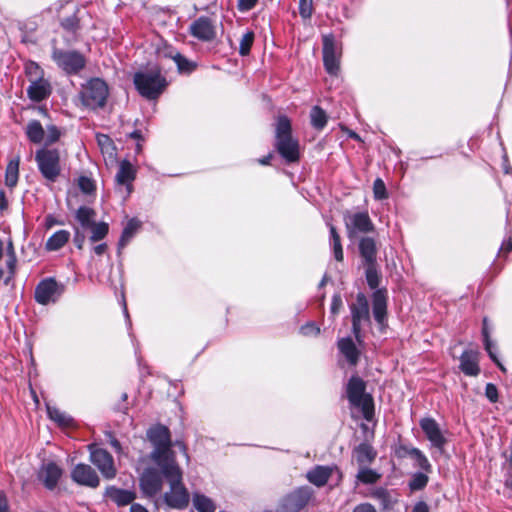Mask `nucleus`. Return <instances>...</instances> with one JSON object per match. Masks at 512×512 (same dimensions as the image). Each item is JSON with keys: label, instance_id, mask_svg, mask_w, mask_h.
Returning a JSON list of instances; mask_svg holds the SVG:
<instances>
[{"label": "nucleus", "instance_id": "f257e3e1", "mask_svg": "<svg viewBox=\"0 0 512 512\" xmlns=\"http://www.w3.org/2000/svg\"><path fill=\"white\" fill-rule=\"evenodd\" d=\"M147 437L154 446L150 458L159 469L177 464L175 454L171 450L170 431L166 426L151 427L147 431Z\"/></svg>", "mask_w": 512, "mask_h": 512}, {"label": "nucleus", "instance_id": "f03ea898", "mask_svg": "<svg viewBox=\"0 0 512 512\" xmlns=\"http://www.w3.org/2000/svg\"><path fill=\"white\" fill-rule=\"evenodd\" d=\"M164 477L169 482L170 490L164 494V502L173 509H185L190 500L188 490L182 482V470L178 464L161 468Z\"/></svg>", "mask_w": 512, "mask_h": 512}, {"label": "nucleus", "instance_id": "7ed1b4c3", "mask_svg": "<svg viewBox=\"0 0 512 512\" xmlns=\"http://www.w3.org/2000/svg\"><path fill=\"white\" fill-rule=\"evenodd\" d=\"M275 138V147L285 161L297 162L300 158L299 143L292 137L291 123L286 116L278 117Z\"/></svg>", "mask_w": 512, "mask_h": 512}, {"label": "nucleus", "instance_id": "20e7f679", "mask_svg": "<svg viewBox=\"0 0 512 512\" xmlns=\"http://www.w3.org/2000/svg\"><path fill=\"white\" fill-rule=\"evenodd\" d=\"M134 84L139 93L147 99H156L167 86L166 79L161 76L157 67L135 73Z\"/></svg>", "mask_w": 512, "mask_h": 512}, {"label": "nucleus", "instance_id": "39448f33", "mask_svg": "<svg viewBox=\"0 0 512 512\" xmlns=\"http://www.w3.org/2000/svg\"><path fill=\"white\" fill-rule=\"evenodd\" d=\"M109 90L107 84L100 78H92L80 91L82 104L89 109L102 108L106 104Z\"/></svg>", "mask_w": 512, "mask_h": 512}, {"label": "nucleus", "instance_id": "423d86ee", "mask_svg": "<svg viewBox=\"0 0 512 512\" xmlns=\"http://www.w3.org/2000/svg\"><path fill=\"white\" fill-rule=\"evenodd\" d=\"M35 161L43 178L51 183L61 174L60 153L57 149L41 148L36 151Z\"/></svg>", "mask_w": 512, "mask_h": 512}, {"label": "nucleus", "instance_id": "0eeeda50", "mask_svg": "<svg viewBox=\"0 0 512 512\" xmlns=\"http://www.w3.org/2000/svg\"><path fill=\"white\" fill-rule=\"evenodd\" d=\"M366 384L358 376H352L347 384V397L349 402L361 408L365 419L370 420L373 412V400L365 393Z\"/></svg>", "mask_w": 512, "mask_h": 512}, {"label": "nucleus", "instance_id": "6e6552de", "mask_svg": "<svg viewBox=\"0 0 512 512\" xmlns=\"http://www.w3.org/2000/svg\"><path fill=\"white\" fill-rule=\"evenodd\" d=\"M51 57L57 66L67 74H77L86 65L85 57L75 50H63L54 47Z\"/></svg>", "mask_w": 512, "mask_h": 512}, {"label": "nucleus", "instance_id": "1a4fd4ad", "mask_svg": "<svg viewBox=\"0 0 512 512\" xmlns=\"http://www.w3.org/2000/svg\"><path fill=\"white\" fill-rule=\"evenodd\" d=\"M352 332L358 343H361V329L365 323H370L369 303L363 293H358L356 301L350 304Z\"/></svg>", "mask_w": 512, "mask_h": 512}, {"label": "nucleus", "instance_id": "9d476101", "mask_svg": "<svg viewBox=\"0 0 512 512\" xmlns=\"http://www.w3.org/2000/svg\"><path fill=\"white\" fill-rule=\"evenodd\" d=\"M90 461L98 468L105 479L111 480L116 477L117 469L112 455L105 449L89 445Z\"/></svg>", "mask_w": 512, "mask_h": 512}, {"label": "nucleus", "instance_id": "9b49d317", "mask_svg": "<svg viewBox=\"0 0 512 512\" xmlns=\"http://www.w3.org/2000/svg\"><path fill=\"white\" fill-rule=\"evenodd\" d=\"M64 285L54 278H46L39 282L35 289V300L41 305L54 303L64 292Z\"/></svg>", "mask_w": 512, "mask_h": 512}, {"label": "nucleus", "instance_id": "f8f14e48", "mask_svg": "<svg viewBox=\"0 0 512 512\" xmlns=\"http://www.w3.org/2000/svg\"><path fill=\"white\" fill-rule=\"evenodd\" d=\"M344 223L349 238H353L358 233L373 232L375 228L367 212H346Z\"/></svg>", "mask_w": 512, "mask_h": 512}, {"label": "nucleus", "instance_id": "ddd939ff", "mask_svg": "<svg viewBox=\"0 0 512 512\" xmlns=\"http://www.w3.org/2000/svg\"><path fill=\"white\" fill-rule=\"evenodd\" d=\"M312 490L309 487H300L286 495L278 506V512H299L309 502Z\"/></svg>", "mask_w": 512, "mask_h": 512}, {"label": "nucleus", "instance_id": "4468645a", "mask_svg": "<svg viewBox=\"0 0 512 512\" xmlns=\"http://www.w3.org/2000/svg\"><path fill=\"white\" fill-rule=\"evenodd\" d=\"M163 473L153 467L146 468L139 478V486L147 497L157 495L163 487Z\"/></svg>", "mask_w": 512, "mask_h": 512}, {"label": "nucleus", "instance_id": "2eb2a0df", "mask_svg": "<svg viewBox=\"0 0 512 512\" xmlns=\"http://www.w3.org/2000/svg\"><path fill=\"white\" fill-rule=\"evenodd\" d=\"M340 53L337 50L333 35L323 37V62L326 71L330 75H336L339 71Z\"/></svg>", "mask_w": 512, "mask_h": 512}, {"label": "nucleus", "instance_id": "dca6fc26", "mask_svg": "<svg viewBox=\"0 0 512 512\" xmlns=\"http://www.w3.org/2000/svg\"><path fill=\"white\" fill-rule=\"evenodd\" d=\"M71 478L75 483L90 488H97L100 484L98 474L88 464H77L71 471Z\"/></svg>", "mask_w": 512, "mask_h": 512}, {"label": "nucleus", "instance_id": "f3484780", "mask_svg": "<svg viewBox=\"0 0 512 512\" xmlns=\"http://www.w3.org/2000/svg\"><path fill=\"white\" fill-rule=\"evenodd\" d=\"M420 427L431 444L439 450H442L446 444V439L438 423L433 418H423L420 420Z\"/></svg>", "mask_w": 512, "mask_h": 512}, {"label": "nucleus", "instance_id": "a211bd4d", "mask_svg": "<svg viewBox=\"0 0 512 512\" xmlns=\"http://www.w3.org/2000/svg\"><path fill=\"white\" fill-rule=\"evenodd\" d=\"M190 33L202 41H211L215 37V29L207 17H199L190 26Z\"/></svg>", "mask_w": 512, "mask_h": 512}, {"label": "nucleus", "instance_id": "6ab92c4d", "mask_svg": "<svg viewBox=\"0 0 512 512\" xmlns=\"http://www.w3.org/2000/svg\"><path fill=\"white\" fill-rule=\"evenodd\" d=\"M61 475L62 469L56 463L48 462L42 465L38 477L47 489L52 490L56 487Z\"/></svg>", "mask_w": 512, "mask_h": 512}, {"label": "nucleus", "instance_id": "aec40b11", "mask_svg": "<svg viewBox=\"0 0 512 512\" xmlns=\"http://www.w3.org/2000/svg\"><path fill=\"white\" fill-rule=\"evenodd\" d=\"M34 80L27 88V95L30 100L40 102L50 96L52 88L49 81L44 78Z\"/></svg>", "mask_w": 512, "mask_h": 512}, {"label": "nucleus", "instance_id": "412c9836", "mask_svg": "<svg viewBox=\"0 0 512 512\" xmlns=\"http://www.w3.org/2000/svg\"><path fill=\"white\" fill-rule=\"evenodd\" d=\"M104 496L110 499L118 506H126L133 504L132 502L136 498V494L133 491L118 488L116 486H108L105 489Z\"/></svg>", "mask_w": 512, "mask_h": 512}, {"label": "nucleus", "instance_id": "4be33fe9", "mask_svg": "<svg viewBox=\"0 0 512 512\" xmlns=\"http://www.w3.org/2000/svg\"><path fill=\"white\" fill-rule=\"evenodd\" d=\"M460 369L468 376H477L480 372L478 352L473 350L464 351L460 357Z\"/></svg>", "mask_w": 512, "mask_h": 512}, {"label": "nucleus", "instance_id": "5701e85b", "mask_svg": "<svg viewBox=\"0 0 512 512\" xmlns=\"http://www.w3.org/2000/svg\"><path fill=\"white\" fill-rule=\"evenodd\" d=\"M373 301V316L375 320L382 324L386 319L387 313V297L385 291L376 290L372 296Z\"/></svg>", "mask_w": 512, "mask_h": 512}, {"label": "nucleus", "instance_id": "b1692460", "mask_svg": "<svg viewBox=\"0 0 512 512\" xmlns=\"http://www.w3.org/2000/svg\"><path fill=\"white\" fill-rule=\"evenodd\" d=\"M359 252L364 264H376L377 246L371 237H362L359 241Z\"/></svg>", "mask_w": 512, "mask_h": 512}, {"label": "nucleus", "instance_id": "393cba45", "mask_svg": "<svg viewBox=\"0 0 512 512\" xmlns=\"http://www.w3.org/2000/svg\"><path fill=\"white\" fill-rule=\"evenodd\" d=\"M96 138L106 164L113 165L117 159V151L112 139L104 134H98Z\"/></svg>", "mask_w": 512, "mask_h": 512}, {"label": "nucleus", "instance_id": "a878e982", "mask_svg": "<svg viewBox=\"0 0 512 512\" xmlns=\"http://www.w3.org/2000/svg\"><path fill=\"white\" fill-rule=\"evenodd\" d=\"M332 468L328 466H316L307 472V479L310 483L322 487L329 480Z\"/></svg>", "mask_w": 512, "mask_h": 512}, {"label": "nucleus", "instance_id": "bb28decb", "mask_svg": "<svg viewBox=\"0 0 512 512\" xmlns=\"http://www.w3.org/2000/svg\"><path fill=\"white\" fill-rule=\"evenodd\" d=\"M338 348L351 365H356L359 359V351L350 337L338 341Z\"/></svg>", "mask_w": 512, "mask_h": 512}, {"label": "nucleus", "instance_id": "cd10ccee", "mask_svg": "<svg viewBox=\"0 0 512 512\" xmlns=\"http://www.w3.org/2000/svg\"><path fill=\"white\" fill-rule=\"evenodd\" d=\"M135 178V171L128 161H122L116 174V182L119 185H127L128 194L131 192L130 183Z\"/></svg>", "mask_w": 512, "mask_h": 512}, {"label": "nucleus", "instance_id": "c85d7f7f", "mask_svg": "<svg viewBox=\"0 0 512 512\" xmlns=\"http://www.w3.org/2000/svg\"><path fill=\"white\" fill-rule=\"evenodd\" d=\"M25 133L32 143L39 144L44 141L45 130L38 120H31L26 126Z\"/></svg>", "mask_w": 512, "mask_h": 512}, {"label": "nucleus", "instance_id": "c756f323", "mask_svg": "<svg viewBox=\"0 0 512 512\" xmlns=\"http://www.w3.org/2000/svg\"><path fill=\"white\" fill-rule=\"evenodd\" d=\"M482 335H483V339H484L485 350L489 354L490 358L497 364V366L500 368L501 371L506 372V368L498 360V358L493 350L494 344L492 343V341L490 339V331L488 328L487 318L483 319Z\"/></svg>", "mask_w": 512, "mask_h": 512}, {"label": "nucleus", "instance_id": "7c9ffc66", "mask_svg": "<svg viewBox=\"0 0 512 512\" xmlns=\"http://www.w3.org/2000/svg\"><path fill=\"white\" fill-rule=\"evenodd\" d=\"M19 164V157L11 159L7 164L5 171V185L9 188H14L17 185L19 178Z\"/></svg>", "mask_w": 512, "mask_h": 512}, {"label": "nucleus", "instance_id": "2f4dec72", "mask_svg": "<svg viewBox=\"0 0 512 512\" xmlns=\"http://www.w3.org/2000/svg\"><path fill=\"white\" fill-rule=\"evenodd\" d=\"M355 455L359 465L366 466L374 461L376 452L369 444L362 443L355 449Z\"/></svg>", "mask_w": 512, "mask_h": 512}, {"label": "nucleus", "instance_id": "473e14b6", "mask_svg": "<svg viewBox=\"0 0 512 512\" xmlns=\"http://www.w3.org/2000/svg\"><path fill=\"white\" fill-rule=\"evenodd\" d=\"M70 233L67 230L56 231L46 242V249L57 251L61 249L69 240Z\"/></svg>", "mask_w": 512, "mask_h": 512}, {"label": "nucleus", "instance_id": "72a5a7b5", "mask_svg": "<svg viewBox=\"0 0 512 512\" xmlns=\"http://www.w3.org/2000/svg\"><path fill=\"white\" fill-rule=\"evenodd\" d=\"M141 223L136 219H130L127 225L124 227L122 231V235L120 237L118 247L119 249L124 248L128 242L134 237L137 231L140 228Z\"/></svg>", "mask_w": 512, "mask_h": 512}, {"label": "nucleus", "instance_id": "f704fd0d", "mask_svg": "<svg viewBox=\"0 0 512 512\" xmlns=\"http://www.w3.org/2000/svg\"><path fill=\"white\" fill-rule=\"evenodd\" d=\"M328 226L330 230V245L333 250L334 258L341 262L343 261L344 255L340 235L334 225L328 224Z\"/></svg>", "mask_w": 512, "mask_h": 512}, {"label": "nucleus", "instance_id": "c9c22d12", "mask_svg": "<svg viewBox=\"0 0 512 512\" xmlns=\"http://www.w3.org/2000/svg\"><path fill=\"white\" fill-rule=\"evenodd\" d=\"M47 413L49 418L59 426L68 427L73 423V419L69 415L54 406L47 405Z\"/></svg>", "mask_w": 512, "mask_h": 512}, {"label": "nucleus", "instance_id": "e433bc0d", "mask_svg": "<svg viewBox=\"0 0 512 512\" xmlns=\"http://www.w3.org/2000/svg\"><path fill=\"white\" fill-rule=\"evenodd\" d=\"M193 504L195 509L199 512H214L216 510L213 501L202 494L195 493L193 495Z\"/></svg>", "mask_w": 512, "mask_h": 512}, {"label": "nucleus", "instance_id": "4c0bfd02", "mask_svg": "<svg viewBox=\"0 0 512 512\" xmlns=\"http://www.w3.org/2000/svg\"><path fill=\"white\" fill-rule=\"evenodd\" d=\"M95 211L92 208L81 206L76 211V219L80 222L83 228L90 227L93 223H95Z\"/></svg>", "mask_w": 512, "mask_h": 512}, {"label": "nucleus", "instance_id": "58836bf2", "mask_svg": "<svg viewBox=\"0 0 512 512\" xmlns=\"http://www.w3.org/2000/svg\"><path fill=\"white\" fill-rule=\"evenodd\" d=\"M311 124L316 129H323L327 123V115L319 106H314L310 113Z\"/></svg>", "mask_w": 512, "mask_h": 512}, {"label": "nucleus", "instance_id": "ea45409f", "mask_svg": "<svg viewBox=\"0 0 512 512\" xmlns=\"http://www.w3.org/2000/svg\"><path fill=\"white\" fill-rule=\"evenodd\" d=\"M91 229V236L89 237V240L91 242H97L102 240L106 237L109 231V226L105 222H99V223H93L90 227Z\"/></svg>", "mask_w": 512, "mask_h": 512}, {"label": "nucleus", "instance_id": "a19ab883", "mask_svg": "<svg viewBox=\"0 0 512 512\" xmlns=\"http://www.w3.org/2000/svg\"><path fill=\"white\" fill-rule=\"evenodd\" d=\"M408 455L416 461V464L419 468L425 472L431 471V464L429 463L427 457L418 448H411L408 451Z\"/></svg>", "mask_w": 512, "mask_h": 512}, {"label": "nucleus", "instance_id": "79ce46f5", "mask_svg": "<svg viewBox=\"0 0 512 512\" xmlns=\"http://www.w3.org/2000/svg\"><path fill=\"white\" fill-rule=\"evenodd\" d=\"M379 478V473L367 467H361L357 473V479L364 484H374Z\"/></svg>", "mask_w": 512, "mask_h": 512}, {"label": "nucleus", "instance_id": "37998d69", "mask_svg": "<svg viewBox=\"0 0 512 512\" xmlns=\"http://www.w3.org/2000/svg\"><path fill=\"white\" fill-rule=\"evenodd\" d=\"M372 497L378 500L383 508H389L393 504L390 493L384 488H376L372 492Z\"/></svg>", "mask_w": 512, "mask_h": 512}, {"label": "nucleus", "instance_id": "c03bdc74", "mask_svg": "<svg viewBox=\"0 0 512 512\" xmlns=\"http://www.w3.org/2000/svg\"><path fill=\"white\" fill-rule=\"evenodd\" d=\"M428 476L425 473L417 472L413 474L409 487L412 491H417L423 489L428 483Z\"/></svg>", "mask_w": 512, "mask_h": 512}, {"label": "nucleus", "instance_id": "a18cd8bd", "mask_svg": "<svg viewBox=\"0 0 512 512\" xmlns=\"http://www.w3.org/2000/svg\"><path fill=\"white\" fill-rule=\"evenodd\" d=\"M25 73L30 82L35 81L34 79L43 78V70L36 62H27L25 65Z\"/></svg>", "mask_w": 512, "mask_h": 512}, {"label": "nucleus", "instance_id": "49530a36", "mask_svg": "<svg viewBox=\"0 0 512 512\" xmlns=\"http://www.w3.org/2000/svg\"><path fill=\"white\" fill-rule=\"evenodd\" d=\"M366 280L371 289H375L379 285V275L376 270V264H366Z\"/></svg>", "mask_w": 512, "mask_h": 512}, {"label": "nucleus", "instance_id": "de8ad7c7", "mask_svg": "<svg viewBox=\"0 0 512 512\" xmlns=\"http://www.w3.org/2000/svg\"><path fill=\"white\" fill-rule=\"evenodd\" d=\"M61 137V131L55 125H48L45 131L44 142L46 146L52 145L57 142Z\"/></svg>", "mask_w": 512, "mask_h": 512}, {"label": "nucleus", "instance_id": "09e8293b", "mask_svg": "<svg viewBox=\"0 0 512 512\" xmlns=\"http://www.w3.org/2000/svg\"><path fill=\"white\" fill-rule=\"evenodd\" d=\"M254 41V33L252 31L246 32L241 40H240V47H239V53L242 56L248 55L251 49V46Z\"/></svg>", "mask_w": 512, "mask_h": 512}, {"label": "nucleus", "instance_id": "8fccbe9b", "mask_svg": "<svg viewBox=\"0 0 512 512\" xmlns=\"http://www.w3.org/2000/svg\"><path fill=\"white\" fill-rule=\"evenodd\" d=\"M173 60L177 64V67L179 71L181 72H191L195 65L188 61L185 57H183L181 54L176 53L172 56Z\"/></svg>", "mask_w": 512, "mask_h": 512}, {"label": "nucleus", "instance_id": "3c124183", "mask_svg": "<svg viewBox=\"0 0 512 512\" xmlns=\"http://www.w3.org/2000/svg\"><path fill=\"white\" fill-rule=\"evenodd\" d=\"M78 186L85 194H91L95 191L94 181L87 176H80L78 178Z\"/></svg>", "mask_w": 512, "mask_h": 512}, {"label": "nucleus", "instance_id": "603ef678", "mask_svg": "<svg viewBox=\"0 0 512 512\" xmlns=\"http://www.w3.org/2000/svg\"><path fill=\"white\" fill-rule=\"evenodd\" d=\"M373 193L374 197L378 200L386 199L387 198V192H386V186L382 179L377 178L374 181L373 184Z\"/></svg>", "mask_w": 512, "mask_h": 512}, {"label": "nucleus", "instance_id": "864d4df0", "mask_svg": "<svg viewBox=\"0 0 512 512\" xmlns=\"http://www.w3.org/2000/svg\"><path fill=\"white\" fill-rule=\"evenodd\" d=\"M10 253L7 260V267L9 270V276L5 279V284H8L11 278L14 276L16 267V256L13 250L12 243L9 244Z\"/></svg>", "mask_w": 512, "mask_h": 512}, {"label": "nucleus", "instance_id": "5fc2aeb1", "mask_svg": "<svg viewBox=\"0 0 512 512\" xmlns=\"http://www.w3.org/2000/svg\"><path fill=\"white\" fill-rule=\"evenodd\" d=\"M300 15L303 18H309L312 15V2L311 0H300Z\"/></svg>", "mask_w": 512, "mask_h": 512}, {"label": "nucleus", "instance_id": "6e6d98bb", "mask_svg": "<svg viewBox=\"0 0 512 512\" xmlns=\"http://www.w3.org/2000/svg\"><path fill=\"white\" fill-rule=\"evenodd\" d=\"M300 331L305 336H317L320 333V328L314 323H307L301 327Z\"/></svg>", "mask_w": 512, "mask_h": 512}, {"label": "nucleus", "instance_id": "4d7b16f0", "mask_svg": "<svg viewBox=\"0 0 512 512\" xmlns=\"http://www.w3.org/2000/svg\"><path fill=\"white\" fill-rule=\"evenodd\" d=\"M485 395L491 402H496L498 400V390L496 386L492 383H488L485 388Z\"/></svg>", "mask_w": 512, "mask_h": 512}, {"label": "nucleus", "instance_id": "13d9d810", "mask_svg": "<svg viewBox=\"0 0 512 512\" xmlns=\"http://www.w3.org/2000/svg\"><path fill=\"white\" fill-rule=\"evenodd\" d=\"M61 25L68 31H75L78 28V20L74 16L68 17L61 22Z\"/></svg>", "mask_w": 512, "mask_h": 512}, {"label": "nucleus", "instance_id": "bf43d9fd", "mask_svg": "<svg viewBox=\"0 0 512 512\" xmlns=\"http://www.w3.org/2000/svg\"><path fill=\"white\" fill-rule=\"evenodd\" d=\"M258 0H238V9L240 11H249L255 7Z\"/></svg>", "mask_w": 512, "mask_h": 512}, {"label": "nucleus", "instance_id": "052dcab7", "mask_svg": "<svg viewBox=\"0 0 512 512\" xmlns=\"http://www.w3.org/2000/svg\"><path fill=\"white\" fill-rule=\"evenodd\" d=\"M341 307H342V298L339 294H335L332 298L331 313L333 315L338 314Z\"/></svg>", "mask_w": 512, "mask_h": 512}, {"label": "nucleus", "instance_id": "680f3d73", "mask_svg": "<svg viewBox=\"0 0 512 512\" xmlns=\"http://www.w3.org/2000/svg\"><path fill=\"white\" fill-rule=\"evenodd\" d=\"M352 512H377V510L370 503H361L356 505Z\"/></svg>", "mask_w": 512, "mask_h": 512}, {"label": "nucleus", "instance_id": "e2e57ef3", "mask_svg": "<svg viewBox=\"0 0 512 512\" xmlns=\"http://www.w3.org/2000/svg\"><path fill=\"white\" fill-rule=\"evenodd\" d=\"M74 244L78 249H82L85 242V235L84 233L80 232L79 229H75V235H74Z\"/></svg>", "mask_w": 512, "mask_h": 512}, {"label": "nucleus", "instance_id": "0e129e2a", "mask_svg": "<svg viewBox=\"0 0 512 512\" xmlns=\"http://www.w3.org/2000/svg\"><path fill=\"white\" fill-rule=\"evenodd\" d=\"M412 512H429V507L425 502L419 501L413 507Z\"/></svg>", "mask_w": 512, "mask_h": 512}, {"label": "nucleus", "instance_id": "69168bd1", "mask_svg": "<svg viewBox=\"0 0 512 512\" xmlns=\"http://www.w3.org/2000/svg\"><path fill=\"white\" fill-rule=\"evenodd\" d=\"M109 437H110V440H109L110 445L115 449L116 452L122 453V446H121L120 442L112 435H109Z\"/></svg>", "mask_w": 512, "mask_h": 512}, {"label": "nucleus", "instance_id": "338daca9", "mask_svg": "<svg viewBox=\"0 0 512 512\" xmlns=\"http://www.w3.org/2000/svg\"><path fill=\"white\" fill-rule=\"evenodd\" d=\"M9 506L6 497L0 493V512H8Z\"/></svg>", "mask_w": 512, "mask_h": 512}, {"label": "nucleus", "instance_id": "774afa93", "mask_svg": "<svg viewBox=\"0 0 512 512\" xmlns=\"http://www.w3.org/2000/svg\"><path fill=\"white\" fill-rule=\"evenodd\" d=\"M130 512H148V510L138 503H133L130 507Z\"/></svg>", "mask_w": 512, "mask_h": 512}]
</instances>
